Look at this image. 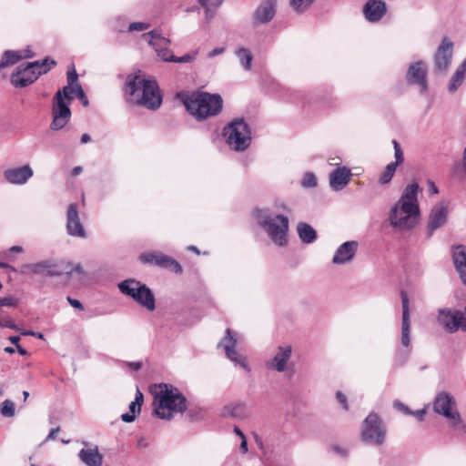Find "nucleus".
Instances as JSON below:
<instances>
[{"label": "nucleus", "instance_id": "nucleus-34", "mask_svg": "<svg viewBox=\"0 0 466 466\" xmlns=\"http://www.w3.org/2000/svg\"><path fill=\"white\" fill-rule=\"evenodd\" d=\"M235 55L238 57L242 68L246 71H249L251 69L253 60L251 52L245 47H240L235 52Z\"/></svg>", "mask_w": 466, "mask_h": 466}, {"label": "nucleus", "instance_id": "nucleus-51", "mask_svg": "<svg viewBox=\"0 0 466 466\" xmlns=\"http://www.w3.org/2000/svg\"><path fill=\"white\" fill-rule=\"evenodd\" d=\"M336 398L338 401L342 405L343 409L345 410H349L348 400L345 394H343L341 391H337Z\"/></svg>", "mask_w": 466, "mask_h": 466}, {"label": "nucleus", "instance_id": "nucleus-60", "mask_svg": "<svg viewBox=\"0 0 466 466\" xmlns=\"http://www.w3.org/2000/svg\"><path fill=\"white\" fill-rule=\"evenodd\" d=\"M10 252H13V253H20V252H23V248L20 247V246H13L10 248Z\"/></svg>", "mask_w": 466, "mask_h": 466}, {"label": "nucleus", "instance_id": "nucleus-50", "mask_svg": "<svg viewBox=\"0 0 466 466\" xmlns=\"http://www.w3.org/2000/svg\"><path fill=\"white\" fill-rule=\"evenodd\" d=\"M15 304V299L12 297L0 298V307H13Z\"/></svg>", "mask_w": 466, "mask_h": 466}, {"label": "nucleus", "instance_id": "nucleus-23", "mask_svg": "<svg viewBox=\"0 0 466 466\" xmlns=\"http://www.w3.org/2000/svg\"><path fill=\"white\" fill-rule=\"evenodd\" d=\"M364 18L370 23H378L387 13V5L382 0H367L362 8Z\"/></svg>", "mask_w": 466, "mask_h": 466}, {"label": "nucleus", "instance_id": "nucleus-24", "mask_svg": "<svg viewBox=\"0 0 466 466\" xmlns=\"http://www.w3.org/2000/svg\"><path fill=\"white\" fill-rule=\"evenodd\" d=\"M277 0H262L253 14V24L263 25L270 22L276 14Z\"/></svg>", "mask_w": 466, "mask_h": 466}, {"label": "nucleus", "instance_id": "nucleus-4", "mask_svg": "<svg viewBox=\"0 0 466 466\" xmlns=\"http://www.w3.org/2000/svg\"><path fill=\"white\" fill-rule=\"evenodd\" d=\"M253 217L275 245L279 247L287 245L289 232L287 216L273 214L266 208H257L253 212Z\"/></svg>", "mask_w": 466, "mask_h": 466}, {"label": "nucleus", "instance_id": "nucleus-39", "mask_svg": "<svg viewBox=\"0 0 466 466\" xmlns=\"http://www.w3.org/2000/svg\"><path fill=\"white\" fill-rule=\"evenodd\" d=\"M465 77L461 76V73H456L451 76L449 85H448V90L450 93H454L458 90V88L462 85L464 82Z\"/></svg>", "mask_w": 466, "mask_h": 466}, {"label": "nucleus", "instance_id": "nucleus-2", "mask_svg": "<svg viewBox=\"0 0 466 466\" xmlns=\"http://www.w3.org/2000/svg\"><path fill=\"white\" fill-rule=\"evenodd\" d=\"M125 96L128 103L157 109L162 103V96L155 80L146 79L140 74L127 76Z\"/></svg>", "mask_w": 466, "mask_h": 466}, {"label": "nucleus", "instance_id": "nucleus-20", "mask_svg": "<svg viewBox=\"0 0 466 466\" xmlns=\"http://www.w3.org/2000/svg\"><path fill=\"white\" fill-rule=\"evenodd\" d=\"M407 82L410 85H417L420 92L424 93L428 88L427 69L422 61H418L410 65L406 76Z\"/></svg>", "mask_w": 466, "mask_h": 466}, {"label": "nucleus", "instance_id": "nucleus-11", "mask_svg": "<svg viewBox=\"0 0 466 466\" xmlns=\"http://www.w3.org/2000/svg\"><path fill=\"white\" fill-rule=\"evenodd\" d=\"M433 410L445 417L453 426L459 425L461 421L454 398L446 391L436 395L433 401Z\"/></svg>", "mask_w": 466, "mask_h": 466}, {"label": "nucleus", "instance_id": "nucleus-36", "mask_svg": "<svg viewBox=\"0 0 466 466\" xmlns=\"http://www.w3.org/2000/svg\"><path fill=\"white\" fill-rule=\"evenodd\" d=\"M201 5L205 8L206 20L209 22L217 8L222 4L223 0H198Z\"/></svg>", "mask_w": 466, "mask_h": 466}, {"label": "nucleus", "instance_id": "nucleus-5", "mask_svg": "<svg viewBox=\"0 0 466 466\" xmlns=\"http://www.w3.org/2000/svg\"><path fill=\"white\" fill-rule=\"evenodd\" d=\"M222 98L218 94L195 92L184 99L187 110L198 120L218 115L222 109Z\"/></svg>", "mask_w": 466, "mask_h": 466}, {"label": "nucleus", "instance_id": "nucleus-45", "mask_svg": "<svg viewBox=\"0 0 466 466\" xmlns=\"http://www.w3.org/2000/svg\"><path fill=\"white\" fill-rule=\"evenodd\" d=\"M127 26L126 19L122 17H117L114 24V29L120 33L127 32Z\"/></svg>", "mask_w": 466, "mask_h": 466}, {"label": "nucleus", "instance_id": "nucleus-3", "mask_svg": "<svg viewBox=\"0 0 466 466\" xmlns=\"http://www.w3.org/2000/svg\"><path fill=\"white\" fill-rule=\"evenodd\" d=\"M153 406L155 416L170 420L176 414L183 413L187 410V399L177 388L161 383L154 391Z\"/></svg>", "mask_w": 466, "mask_h": 466}, {"label": "nucleus", "instance_id": "nucleus-52", "mask_svg": "<svg viewBox=\"0 0 466 466\" xmlns=\"http://www.w3.org/2000/svg\"><path fill=\"white\" fill-rule=\"evenodd\" d=\"M410 415L414 416L419 421H423L426 415V409L423 408L415 411L412 410Z\"/></svg>", "mask_w": 466, "mask_h": 466}, {"label": "nucleus", "instance_id": "nucleus-28", "mask_svg": "<svg viewBox=\"0 0 466 466\" xmlns=\"http://www.w3.org/2000/svg\"><path fill=\"white\" fill-rule=\"evenodd\" d=\"M357 248L358 243L356 241L344 242L337 248L332 258V263L341 265L351 261L357 252Z\"/></svg>", "mask_w": 466, "mask_h": 466}, {"label": "nucleus", "instance_id": "nucleus-42", "mask_svg": "<svg viewBox=\"0 0 466 466\" xmlns=\"http://www.w3.org/2000/svg\"><path fill=\"white\" fill-rule=\"evenodd\" d=\"M301 187L304 188H313L316 187L318 185L317 177L312 172H307L303 176V178L301 180Z\"/></svg>", "mask_w": 466, "mask_h": 466}, {"label": "nucleus", "instance_id": "nucleus-9", "mask_svg": "<svg viewBox=\"0 0 466 466\" xmlns=\"http://www.w3.org/2000/svg\"><path fill=\"white\" fill-rule=\"evenodd\" d=\"M117 286L122 294L132 298L147 310L153 311L155 309L154 294L145 284H141L135 279H126L118 283Z\"/></svg>", "mask_w": 466, "mask_h": 466}, {"label": "nucleus", "instance_id": "nucleus-38", "mask_svg": "<svg viewBox=\"0 0 466 466\" xmlns=\"http://www.w3.org/2000/svg\"><path fill=\"white\" fill-rule=\"evenodd\" d=\"M80 85L78 83V76L74 69L72 72L67 73V86H64L62 89L58 90V93L66 94L69 90L73 89L75 86Z\"/></svg>", "mask_w": 466, "mask_h": 466}, {"label": "nucleus", "instance_id": "nucleus-26", "mask_svg": "<svg viewBox=\"0 0 466 466\" xmlns=\"http://www.w3.org/2000/svg\"><path fill=\"white\" fill-rule=\"evenodd\" d=\"M402 321H401V345L409 348L410 345V318L409 310V299L405 292H401Z\"/></svg>", "mask_w": 466, "mask_h": 466}, {"label": "nucleus", "instance_id": "nucleus-43", "mask_svg": "<svg viewBox=\"0 0 466 466\" xmlns=\"http://www.w3.org/2000/svg\"><path fill=\"white\" fill-rule=\"evenodd\" d=\"M392 145L394 147V157L395 161L390 162V164H393L396 167L400 165L404 161L403 152L400 146V144L396 140H392Z\"/></svg>", "mask_w": 466, "mask_h": 466}, {"label": "nucleus", "instance_id": "nucleus-7", "mask_svg": "<svg viewBox=\"0 0 466 466\" xmlns=\"http://www.w3.org/2000/svg\"><path fill=\"white\" fill-rule=\"evenodd\" d=\"M222 134L227 144L235 151H244L249 147L250 130L243 119H236L227 125Z\"/></svg>", "mask_w": 466, "mask_h": 466}, {"label": "nucleus", "instance_id": "nucleus-25", "mask_svg": "<svg viewBox=\"0 0 466 466\" xmlns=\"http://www.w3.org/2000/svg\"><path fill=\"white\" fill-rule=\"evenodd\" d=\"M254 439L255 443L257 444L265 459L268 461H272L275 457L279 446V436L278 434H269L265 439H263L259 435L256 434Z\"/></svg>", "mask_w": 466, "mask_h": 466}, {"label": "nucleus", "instance_id": "nucleus-56", "mask_svg": "<svg viewBox=\"0 0 466 466\" xmlns=\"http://www.w3.org/2000/svg\"><path fill=\"white\" fill-rule=\"evenodd\" d=\"M456 73H461V76L466 77V58L461 62V64L455 70Z\"/></svg>", "mask_w": 466, "mask_h": 466}, {"label": "nucleus", "instance_id": "nucleus-30", "mask_svg": "<svg viewBox=\"0 0 466 466\" xmlns=\"http://www.w3.org/2000/svg\"><path fill=\"white\" fill-rule=\"evenodd\" d=\"M78 457L86 466H101L103 463V455L97 446L81 449Z\"/></svg>", "mask_w": 466, "mask_h": 466}, {"label": "nucleus", "instance_id": "nucleus-8", "mask_svg": "<svg viewBox=\"0 0 466 466\" xmlns=\"http://www.w3.org/2000/svg\"><path fill=\"white\" fill-rule=\"evenodd\" d=\"M361 441L369 445L382 446L387 438V430L381 418L370 412L364 420L360 432Z\"/></svg>", "mask_w": 466, "mask_h": 466}, {"label": "nucleus", "instance_id": "nucleus-37", "mask_svg": "<svg viewBox=\"0 0 466 466\" xmlns=\"http://www.w3.org/2000/svg\"><path fill=\"white\" fill-rule=\"evenodd\" d=\"M0 413L3 417L12 418L15 414V403L10 400H5L0 404Z\"/></svg>", "mask_w": 466, "mask_h": 466}, {"label": "nucleus", "instance_id": "nucleus-57", "mask_svg": "<svg viewBox=\"0 0 466 466\" xmlns=\"http://www.w3.org/2000/svg\"><path fill=\"white\" fill-rule=\"evenodd\" d=\"M239 450L241 451V453L243 454H246L248 451V441H247V438L246 437H243L241 439V442H240V445H239Z\"/></svg>", "mask_w": 466, "mask_h": 466}, {"label": "nucleus", "instance_id": "nucleus-33", "mask_svg": "<svg viewBox=\"0 0 466 466\" xmlns=\"http://www.w3.org/2000/svg\"><path fill=\"white\" fill-rule=\"evenodd\" d=\"M297 229L300 240L305 244L312 243L317 238L316 230L307 223H299Z\"/></svg>", "mask_w": 466, "mask_h": 466}, {"label": "nucleus", "instance_id": "nucleus-17", "mask_svg": "<svg viewBox=\"0 0 466 466\" xmlns=\"http://www.w3.org/2000/svg\"><path fill=\"white\" fill-rule=\"evenodd\" d=\"M291 355L292 347L290 345L279 346L273 357L265 361V367L271 371L285 372L289 368Z\"/></svg>", "mask_w": 466, "mask_h": 466}, {"label": "nucleus", "instance_id": "nucleus-53", "mask_svg": "<svg viewBox=\"0 0 466 466\" xmlns=\"http://www.w3.org/2000/svg\"><path fill=\"white\" fill-rule=\"evenodd\" d=\"M67 301L69 302V304L72 307H74L76 309H78L80 310L84 309V307H83L82 303L78 299H72L71 297H67Z\"/></svg>", "mask_w": 466, "mask_h": 466}, {"label": "nucleus", "instance_id": "nucleus-61", "mask_svg": "<svg viewBox=\"0 0 466 466\" xmlns=\"http://www.w3.org/2000/svg\"><path fill=\"white\" fill-rule=\"evenodd\" d=\"M91 140V137L88 134H83L81 136V143L86 144L88 143Z\"/></svg>", "mask_w": 466, "mask_h": 466}, {"label": "nucleus", "instance_id": "nucleus-54", "mask_svg": "<svg viewBox=\"0 0 466 466\" xmlns=\"http://www.w3.org/2000/svg\"><path fill=\"white\" fill-rule=\"evenodd\" d=\"M21 335H23V336H32V337H35V338H37L39 339H44V335L42 333L35 332V331H32V330L22 331Z\"/></svg>", "mask_w": 466, "mask_h": 466}, {"label": "nucleus", "instance_id": "nucleus-62", "mask_svg": "<svg viewBox=\"0 0 466 466\" xmlns=\"http://www.w3.org/2000/svg\"><path fill=\"white\" fill-rule=\"evenodd\" d=\"M8 339L10 340V342H11L12 344H15V345H16V346H17V345H18V342H19V340H20V338H19L18 336H10V337L8 338Z\"/></svg>", "mask_w": 466, "mask_h": 466}, {"label": "nucleus", "instance_id": "nucleus-12", "mask_svg": "<svg viewBox=\"0 0 466 466\" xmlns=\"http://www.w3.org/2000/svg\"><path fill=\"white\" fill-rule=\"evenodd\" d=\"M68 101L64 97L63 94L56 92L54 96L52 106L53 120L50 124L52 130H61L64 128L71 118V110Z\"/></svg>", "mask_w": 466, "mask_h": 466}, {"label": "nucleus", "instance_id": "nucleus-59", "mask_svg": "<svg viewBox=\"0 0 466 466\" xmlns=\"http://www.w3.org/2000/svg\"><path fill=\"white\" fill-rule=\"evenodd\" d=\"M58 431H59V427L51 429V431H49V434L46 437V441L54 440L56 437V434Z\"/></svg>", "mask_w": 466, "mask_h": 466}, {"label": "nucleus", "instance_id": "nucleus-47", "mask_svg": "<svg viewBox=\"0 0 466 466\" xmlns=\"http://www.w3.org/2000/svg\"><path fill=\"white\" fill-rule=\"evenodd\" d=\"M197 53L198 52H195L194 54H186L182 56H175V60L173 62L174 63H189L196 58Z\"/></svg>", "mask_w": 466, "mask_h": 466}, {"label": "nucleus", "instance_id": "nucleus-35", "mask_svg": "<svg viewBox=\"0 0 466 466\" xmlns=\"http://www.w3.org/2000/svg\"><path fill=\"white\" fill-rule=\"evenodd\" d=\"M63 96L68 103H70L74 99V96H76L81 101L84 106H88V99L86 96L81 85L75 86L73 89L69 90L66 94H63Z\"/></svg>", "mask_w": 466, "mask_h": 466}, {"label": "nucleus", "instance_id": "nucleus-46", "mask_svg": "<svg viewBox=\"0 0 466 466\" xmlns=\"http://www.w3.org/2000/svg\"><path fill=\"white\" fill-rule=\"evenodd\" d=\"M393 408L405 415L412 413V410L407 405L398 400L393 401Z\"/></svg>", "mask_w": 466, "mask_h": 466}, {"label": "nucleus", "instance_id": "nucleus-49", "mask_svg": "<svg viewBox=\"0 0 466 466\" xmlns=\"http://www.w3.org/2000/svg\"><path fill=\"white\" fill-rule=\"evenodd\" d=\"M70 263V269H72V274L73 273H77L80 275V279H83L86 276V271L84 270L83 267L81 264H76V265H73L71 262Z\"/></svg>", "mask_w": 466, "mask_h": 466}, {"label": "nucleus", "instance_id": "nucleus-6", "mask_svg": "<svg viewBox=\"0 0 466 466\" xmlns=\"http://www.w3.org/2000/svg\"><path fill=\"white\" fill-rule=\"evenodd\" d=\"M56 62L47 58L20 65L11 75V83L15 87H25L33 84L41 75L48 72Z\"/></svg>", "mask_w": 466, "mask_h": 466}, {"label": "nucleus", "instance_id": "nucleus-19", "mask_svg": "<svg viewBox=\"0 0 466 466\" xmlns=\"http://www.w3.org/2000/svg\"><path fill=\"white\" fill-rule=\"evenodd\" d=\"M33 176L34 170L29 164L7 168L3 173V177L7 183L16 186L26 184Z\"/></svg>", "mask_w": 466, "mask_h": 466}, {"label": "nucleus", "instance_id": "nucleus-27", "mask_svg": "<svg viewBox=\"0 0 466 466\" xmlns=\"http://www.w3.org/2000/svg\"><path fill=\"white\" fill-rule=\"evenodd\" d=\"M352 174L349 167L338 166L329 174V187L334 191L342 190L350 182Z\"/></svg>", "mask_w": 466, "mask_h": 466}, {"label": "nucleus", "instance_id": "nucleus-32", "mask_svg": "<svg viewBox=\"0 0 466 466\" xmlns=\"http://www.w3.org/2000/svg\"><path fill=\"white\" fill-rule=\"evenodd\" d=\"M143 403V394L139 390H137L135 400L129 405V411L121 415V420L125 422H133L137 413L140 412Z\"/></svg>", "mask_w": 466, "mask_h": 466}, {"label": "nucleus", "instance_id": "nucleus-1", "mask_svg": "<svg viewBox=\"0 0 466 466\" xmlns=\"http://www.w3.org/2000/svg\"><path fill=\"white\" fill-rule=\"evenodd\" d=\"M419 184L415 181L408 184L399 200L389 212V223L398 231H409L414 228L420 217L418 201Z\"/></svg>", "mask_w": 466, "mask_h": 466}, {"label": "nucleus", "instance_id": "nucleus-64", "mask_svg": "<svg viewBox=\"0 0 466 466\" xmlns=\"http://www.w3.org/2000/svg\"><path fill=\"white\" fill-rule=\"evenodd\" d=\"M81 172H82V167H79V166H78V167H75L73 168V170H72V174H73L74 176H78V175H80V174H81Z\"/></svg>", "mask_w": 466, "mask_h": 466}, {"label": "nucleus", "instance_id": "nucleus-13", "mask_svg": "<svg viewBox=\"0 0 466 466\" xmlns=\"http://www.w3.org/2000/svg\"><path fill=\"white\" fill-rule=\"evenodd\" d=\"M238 339L232 333L230 329L226 330V336L218 343V347L224 349L227 358L236 366L241 367L246 372L250 371V367L247 362V358L237 350Z\"/></svg>", "mask_w": 466, "mask_h": 466}, {"label": "nucleus", "instance_id": "nucleus-41", "mask_svg": "<svg viewBox=\"0 0 466 466\" xmlns=\"http://www.w3.org/2000/svg\"><path fill=\"white\" fill-rule=\"evenodd\" d=\"M314 1L315 0H290V5L297 13H303Z\"/></svg>", "mask_w": 466, "mask_h": 466}, {"label": "nucleus", "instance_id": "nucleus-15", "mask_svg": "<svg viewBox=\"0 0 466 466\" xmlns=\"http://www.w3.org/2000/svg\"><path fill=\"white\" fill-rule=\"evenodd\" d=\"M449 212V200H441L432 207L429 214L427 223L429 237L432 236L435 230L443 227L447 223Z\"/></svg>", "mask_w": 466, "mask_h": 466}, {"label": "nucleus", "instance_id": "nucleus-29", "mask_svg": "<svg viewBox=\"0 0 466 466\" xmlns=\"http://www.w3.org/2000/svg\"><path fill=\"white\" fill-rule=\"evenodd\" d=\"M452 261L460 279L466 286V246L459 245L451 249Z\"/></svg>", "mask_w": 466, "mask_h": 466}, {"label": "nucleus", "instance_id": "nucleus-40", "mask_svg": "<svg viewBox=\"0 0 466 466\" xmlns=\"http://www.w3.org/2000/svg\"><path fill=\"white\" fill-rule=\"evenodd\" d=\"M396 168L397 167L393 166V164L389 163L381 173L379 182L381 185L388 184L392 179V177L396 172Z\"/></svg>", "mask_w": 466, "mask_h": 466}, {"label": "nucleus", "instance_id": "nucleus-10", "mask_svg": "<svg viewBox=\"0 0 466 466\" xmlns=\"http://www.w3.org/2000/svg\"><path fill=\"white\" fill-rule=\"evenodd\" d=\"M69 262L46 259L35 263L24 265L22 272L32 275H46L48 277H59L63 274L72 275Z\"/></svg>", "mask_w": 466, "mask_h": 466}, {"label": "nucleus", "instance_id": "nucleus-22", "mask_svg": "<svg viewBox=\"0 0 466 466\" xmlns=\"http://www.w3.org/2000/svg\"><path fill=\"white\" fill-rule=\"evenodd\" d=\"M453 44L443 38L434 56V66L437 71L445 72L451 62Z\"/></svg>", "mask_w": 466, "mask_h": 466}, {"label": "nucleus", "instance_id": "nucleus-58", "mask_svg": "<svg viewBox=\"0 0 466 466\" xmlns=\"http://www.w3.org/2000/svg\"><path fill=\"white\" fill-rule=\"evenodd\" d=\"M429 192L432 195H436L439 193L438 187H436L433 181H429Z\"/></svg>", "mask_w": 466, "mask_h": 466}, {"label": "nucleus", "instance_id": "nucleus-48", "mask_svg": "<svg viewBox=\"0 0 466 466\" xmlns=\"http://www.w3.org/2000/svg\"><path fill=\"white\" fill-rule=\"evenodd\" d=\"M0 327H6L16 331L19 330V328L15 325V321L10 318L0 319Z\"/></svg>", "mask_w": 466, "mask_h": 466}, {"label": "nucleus", "instance_id": "nucleus-55", "mask_svg": "<svg viewBox=\"0 0 466 466\" xmlns=\"http://www.w3.org/2000/svg\"><path fill=\"white\" fill-rule=\"evenodd\" d=\"M225 52V47H217L208 54V57L212 58Z\"/></svg>", "mask_w": 466, "mask_h": 466}, {"label": "nucleus", "instance_id": "nucleus-44", "mask_svg": "<svg viewBox=\"0 0 466 466\" xmlns=\"http://www.w3.org/2000/svg\"><path fill=\"white\" fill-rule=\"evenodd\" d=\"M150 27L149 23L146 22H134L128 25L127 26V32L133 33V32H142L146 31Z\"/></svg>", "mask_w": 466, "mask_h": 466}, {"label": "nucleus", "instance_id": "nucleus-21", "mask_svg": "<svg viewBox=\"0 0 466 466\" xmlns=\"http://www.w3.org/2000/svg\"><path fill=\"white\" fill-rule=\"evenodd\" d=\"M66 232L72 237L80 238H86V232L82 222L80 221L77 206L75 203L70 204L67 208Z\"/></svg>", "mask_w": 466, "mask_h": 466}, {"label": "nucleus", "instance_id": "nucleus-31", "mask_svg": "<svg viewBox=\"0 0 466 466\" xmlns=\"http://www.w3.org/2000/svg\"><path fill=\"white\" fill-rule=\"evenodd\" d=\"M33 56L34 53L31 51L30 48L18 51L7 50L3 54L0 59V64L3 68H5L16 64L19 60L23 58L32 57Z\"/></svg>", "mask_w": 466, "mask_h": 466}, {"label": "nucleus", "instance_id": "nucleus-16", "mask_svg": "<svg viewBox=\"0 0 466 466\" xmlns=\"http://www.w3.org/2000/svg\"><path fill=\"white\" fill-rule=\"evenodd\" d=\"M143 38L155 49L158 57L165 62H173L175 56L168 48L170 40L160 35L157 30H152L143 35Z\"/></svg>", "mask_w": 466, "mask_h": 466}, {"label": "nucleus", "instance_id": "nucleus-18", "mask_svg": "<svg viewBox=\"0 0 466 466\" xmlns=\"http://www.w3.org/2000/svg\"><path fill=\"white\" fill-rule=\"evenodd\" d=\"M139 259L143 263L154 264L161 268H169L176 273L182 272V267L177 261L161 252L143 253L140 255Z\"/></svg>", "mask_w": 466, "mask_h": 466}, {"label": "nucleus", "instance_id": "nucleus-63", "mask_svg": "<svg viewBox=\"0 0 466 466\" xmlns=\"http://www.w3.org/2000/svg\"><path fill=\"white\" fill-rule=\"evenodd\" d=\"M234 432L242 439L243 437H246L243 431L237 426L234 427Z\"/></svg>", "mask_w": 466, "mask_h": 466}, {"label": "nucleus", "instance_id": "nucleus-14", "mask_svg": "<svg viewBox=\"0 0 466 466\" xmlns=\"http://www.w3.org/2000/svg\"><path fill=\"white\" fill-rule=\"evenodd\" d=\"M437 320L438 323L450 333H454L460 329L466 331V317L464 313L460 310L440 309Z\"/></svg>", "mask_w": 466, "mask_h": 466}]
</instances>
